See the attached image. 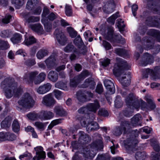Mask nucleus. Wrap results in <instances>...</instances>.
<instances>
[{
	"label": "nucleus",
	"instance_id": "9b49d317",
	"mask_svg": "<svg viewBox=\"0 0 160 160\" xmlns=\"http://www.w3.org/2000/svg\"><path fill=\"white\" fill-rule=\"evenodd\" d=\"M142 117L141 115L139 114H137L134 116L131 119V123H129V122L127 121L129 125V129L133 127L137 126H142Z\"/></svg>",
	"mask_w": 160,
	"mask_h": 160
},
{
	"label": "nucleus",
	"instance_id": "1a4fd4ad",
	"mask_svg": "<svg viewBox=\"0 0 160 160\" xmlns=\"http://www.w3.org/2000/svg\"><path fill=\"white\" fill-rule=\"evenodd\" d=\"M113 31L112 28H110L107 34L104 35L105 38L111 42H118L121 40V36L119 34L113 35Z\"/></svg>",
	"mask_w": 160,
	"mask_h": 160
},
{
	"label": "nucleus",
	"instance_id": "4c0bfd02",
	"mask_svg": "<svg viewBox=\"0 0 160 160\" xmlns=\"http://www.w3.org/2000/svg\"><path fill=\"white\" fill-rule=\"evenodd\" d=\"M27 117L29 119L32 120H36L38 119H39V113H37L35 112H31L28 114Z\"/></svg>",
	"mask_w": 160,
	"mask_h": 160
},
{
	"label": "nucleus",
	"instance_id": "39448f33",
	"mask_svg": "<svg viewBox=\"0 0 160 160\" xmlns=\"http://www.w3.org/2000/svg\"><path fill=\"white\" fill-rule=\"evenodd\" d=\"M19 106L17 109L21 111L23 108H29L32 107L34 104V101L30 95L28 93H25L18 102Z\"/></svg>",
	"mask_w": 160,
	"mask_h": 160
},
{
	"label": "nucleus",
	"instance_id": "f8f14e48",
	"mask_svg": "<svg viewBox=\"0 0 160 160\" xmlns=\"http://www.w3.org/2000/svg\"><path fill=\"white\" fill-rule=\"evenodd\" d=\"M42 103L47 106L50 107L55 103V101L52 97V94L49 93L43 97Z\"/></svg>",
	"mask_w": 160,
	"mask_h": 160
},
{
	"label": "nucleus",
	"instance_id": "7ed1b4c3",
	"mask_svg": "<svg viewBox=\"0 0 160 160\" xmlns=\"http://www.w3.org/2000/svg\"><path fill=\"white\" fill-rule=\"evenodd\" d=\"M138 98L134 93H130L125 99L126 104L134 107L137 110L140 107L143 110L148 111V104L142 100H139Z\"/></svg>",
	"mask_w": 160,
	"mask_h": 160
},
{
	"label": "nucleus",
	"instance_id": "ea45409f",
	"mask_svg": "<svg viewBox=\"0 0 160 160\" xmlns=\"http://www.w3.org/2000/svg\"><path fill=\"white\" fill-rule=\"evenodd\" d=\"M151 145L153 147V149L156 152L160 150V147L158 141L155 139L151 140Z\"/></svg>",
	"mask_w": 160,
	"mask_h": 160
},
{
	"label": "nucleus",
	"instance_id": "4be33fe9",
	"mask_svg": "<svg viewBox=\"0 0 160 160\" xmlns=\"http://www.w3.org/2000/svg\"><path fill=\"white\" fill-rule=\"evenodd\" d=\"M56 61L55 55L52 54L45 60V62L48 68H51L55 66Z\"/></svg>",
	"mask_w": 160,
	"mask_h": 160
},
{
	"label": "nucleus",
	"instance_id": "7c9ffc66",
	"mask_svg": "<svg viewBox=\"0 0 160 160\" xmlns=\"http://www.w3.org/2000/svg\"><path fill=\"white\" fill-rule=\"evenodd\" d=\"M36 42V39L33 36L26 37L23 43L25 45L28 46L32 45Z\"/></svg>",
	"mask_w": 160,
	"mask_h": 160
},
{
	"label": "nucleus",
	"instance_id": "bf43d9fd",
	"mask_svg": "<svg viewBox=\"0 0 160 160\" xmlns=\"http://www.w3.org/2000/svg\"><path fill=\"white\" fill-rule=\"evenodd\" d=\"M96 160H110L109 156L108 154L98 155Z\"/></svg>",
	"mask_w": 160,
	"mask_h": 160
},
{
	"label": "nucleus",
	"instance_id": "cd10ccee",
	"mask_svg": "<svg viewBox=\"0 0 160 160\" xmlns=\"http://www.w3.org/2000/svg\"><path fill=\"white\" fill-rule=\"evenodd\" d=\"M58 73L53 71H50L48 75V79L53 82H55L58 80Z\"/></svg>",
	"mask_w": 160,
	"mask_h": 160
},
{
	"label": "nucleus",
	"instance_id": "f257e3e1",
	"mask_svg": "<svg viewBox=\"0 0 160 160\" xmlns=\"http://www.w3.org/2000/svg\"><path fill=\"white\" fill-rule=\"evenodd\" d=\"M98 141L93 142L90 145L80 148L76 152L72 157V160H82L81 154L86 158H92L94 157L97 151L102 148L101 135L97 134Z\"/></svg>",
	"mask_w": 160,
	"mask_h": 160
},
{
	"label": "nucleus",
	"instance_id": "4d7b16f0",
	"mask_svg": "<svg viewBox=\"0 0 160 160\" xmlns=\"http://www.w3.org/2000/svg\"><path fill=\"white\" fill-rule=\"evenodd\" d=\"M111 60L110 59L105 58L101 60L100 62L102 65L104 67H106L110 63Z\"/></svg>",
	"mask_w": 160,
	"mask_h": 160
},
{
	"label": "nucleus",
	"instance_id": "9d476101",
	"mask_svg": "<svg viewBox=\"0 0 160 160\" xmlns=\"http://www.w3.org/2000/svg\"><path fill=\"white\" fill-rule=\"evenodd\" d=\"M36 152V156L32 158V160H40L44 159L46 157V152L43 151V147L41 146H38L34 148Z\"/></svg>",
	"mask_w": 160,
	"mask_h": 160
},
{
	"label": "nucleus",
	"instance_id": "412c9836",
	"mask_svg": "<svg viewBox=\"0 0 160 160\" xmlns=\"http://www.w3.org/2000/svg\"><path fill=\"white\" fill-rule=\"evenodd\" d=\"M76 97L78 101L81 102H84L90 100L87 97L85 91H78L76 94Z\"/></svg>",
	"mask_w": 160,
	"mask_h": 160
},
{
	"label": "nucleus",
	"instance_id": "09e8293b",
	"mask_svg": "<svg viewBox=\"0 0 160 160\" xmlns=\"http://www.w3.org/2000/svg\"><path fill=\"white\" fill-rule=\"evenodd\" d=\"M115 52L116 54L121 56H124L127 53L125 49L119 48L115 49Z\"/></svg>",
	"mask_w": 160,
	"mask_h": 160
},
{
	"label": "nucleus",
	"instance_id": "5701e85b",
	"mask_svg": "<svg viewBox=\"0 0 160 160\" xmlns=\"http://www.w3.org/2000/svg\"><path fill=\"white\" fill-rule=\"evenodd\" d=\"M80 137L78 142L81 144H86L91 140V138L89 136L84 133L83 132H79Z\"/></svg>",
	"mask_w": 160,
	"mask_h": 160
},
{
	"label": "nucleus",
	"instance_id": "69168bd1",
	"mask_svg": "<svg viewBox=\"0 0 160 160\" xmlns=\"http://www.w3.org/2000/svg\"><path fill=\"white\" fill-rule=\"evenodd\" d=\"M147 27L142 24L140 25L138 28V31L141 34H144L146 32Z\"/></svg>",
	"mask_w": 160,
	"mask_h": 160
},
{
	"label": "nucleus",
	"instance_id": "bb28decb",
	"mask_svg": "<svg viewBox=\"0 0 160 160\" xmlns=\"http://www.w3.org/2000/svg\"><path fill=\"white\" fill-rule=\"evenodd\" d=\"M54 111L57 115L60 116H64L66 115V113L65 110L60 105H57L55 107Z\"/></svg>",
	"mask_w": 160,
	"mask_h": 160
},
{
	"label": "nucleus",
	"instance_id": "6e6552de",
	"mask_svg": "<svg viewBox=\"0 0 160 160\" xmlns=\"http://www.w3.org/2000/svg\"><path fill=\"white\" fill-rule=\"evenodd\" d=\"M85 119H84L81 120V123L82 126L86 127V129L88 132L97 130L98 129V124L96 122L91 121L89 122V119H87L86 122Z\"/></svg>",
	"mask_w": 160,
	"mask_h": 160
},
{
	"label": "nucleus",
	"instance_id": "58836bf2",
	"mask_svg": "<svg viewBox=\"0 0 160 160\" xmlns=\"http://www.w3.org/2000/svg\"><path fill=\"white\" fill-rule=\"evenodd\" d=\"M56 88L63 89L64 90L67 91L68 90V88L67 87L66 84L62 81H59L55 84Z\"/></svg>",
	"mask_w": 160,
	"mask_h": 160
},
{
	"label": "nucleus",
	"instance_id": "603ef678",
	"mask_svg": "<svg viewBox=\"0 0 160 160\" xmlns=\"http://www.w3.org/2000/svg\"><path fill=\"white\" fill-rule=\"evenodd\" d=\"M41 22L44 24L45 30L48 32H51L52 29V24L49 23H44L43 22V19H42Z\"/></svg>",
	"mask_w": 160,
	"mask_h": 160
},
{
	"label": "nucleus",
	"instance_id": "de8ad7c7",
	"mask_svg": "<svg viewBox=\"0 0 160 160\" xmlns=\"http://www.w3.org/2000/svg\"><path fill=\"white\" fill-rule=\"evenodd\" d=\"M12 34V32L10 30H4L1 32V36L3 38H7L9 37Z\"/></svg>",
	"mask_w": 160,
	"mask_h": 160
},
{
	"label": "nucleus",
	"instance_id": "ddd939ff",
	"mask_svg": "<svg viewBox=\"0 0 160 160\" xmlns=\"http://www.w3.org/2000/svg\"><path fill=\"white\" fill-rule=\"evenodd\" d=\"M153 57L148 53H146L143 55V59L139 63L142 66H145L148 64H151L153 62Z\"/></svg>",
	"mask_w": 160,
	"mask_h": 160
},
{
	"label": "nucleus",
	"instance_id": "a211bd4d",
	"mask_svg": "<svg viewBox=\"0 0 160 160\" xmlns=\"http://www.w3.org/2000/svg\"><path fill=\"white\" fill-rule=\"evenodd\" d=\"M103 82L105 87L109 93L111 94L114 93L115 92V88L113 82L107 79L104 80Z\"/></svg>",
	"mask_w": 160,
	"mask_h": 160
},
{
	"label": "nucleus",
	"instance_id": "f03ea898",
	"mask_svg": "<svg viewBox=\"0 0 160 160\" xmlns=\"http://www.w3.org/2000/svg\"><path fill=\"white\" fill-rule=\"evenodd\" d=\"M0 88L2 89L6 97L8 99L13 96H18L22 91V89L18 87L17 82L13 79H5L1 83Z\"/></svg>",
	"mask_w": 160,
	"mask_h": 160
},
{
	"label": "nucleus",
	"instance_id": "338daca9",
	"mask_svg": "<svg viewBox=\"0 0 160 160\" xmlns=\"http://www.w3.org/2000/svg\"><path fill=\"white\" fill-rule=\"evenodd\" d=\"M25 64L28 66H32L36 63L35 60L34 59H29L25 62Z\"/></svg>",
	"mask_w": 160,
	"mask_h": 160
},
{
	"label": "nucleus",
	"instance_id": "c03bdc74",
	"mask_svg": "<svg viewBox=\"0 0 160 160\" xmlns=\"http://www.w3.org/2000/svg\"><path fill=\"white\" fill-rule=\"evenodd\" d=\"M114 102L115 106L117 108H120L122 106V102L121 100V97L120 96H117L116 97Z\"/></svg>",
	"mask_w": 160,
	"mask_h": 160
},
{
	"label": "nucleus",
	"instance_id": "e2e57ef3",
	"mask_svg": "<svg viewBox=\"0 0 160 160\" xmlns=\"http://www.w3.org/2000/svg\"><path fill=\"white\" fill-rule=\"evenodd\" d=\"M108 8L109 9H111L110 11L111 13L113 11V9L115 7V4L113 0H110L108 2Z\"/></svg>",
	"mask_w": 160,
	"mask_h": 160
},
{
	"label": "nucleus",
	"instance_id": "3c124183",
	"mask_svg": "<svg viewBox=\"0 0 160 160\" xmlns=\"http://www.w3.org/2000/svg\"><path fill=\"white\" fill-rule=\"evenodd\" d=\"M38 0H29L27 4L26 8L28 9H31L34 6V4L37 2Z\"/></svg>",
	"mask_w": 160,
	"mask_h": 160
},
{
	"label": "nucleus",
	"instance_id": "2f4dec72",
	"mask_svg": "<svg viewBox=\"0 0 160 160\" xmlns=\"http://www.w3.org/2000/svg\"><path fill=\"white\" fill-rule=\"evenodd\" d=\"M88 75V72L86 70L82 72L81 73L74 78L78 83L81 81L83 80L85 77Z\"/></svg>",
	"mask_w": 160,
	"mask_h": 160
},
{
	"label": "nucleus",
	"instance_id": "4468645a",
	"mask_svg": "<svg viewBox=\"0 0 160 160\" xmlns=\"http://www.w3.org/2000/svg\"><path fill=\"white\" fill-rule=\"evenodd\" d=\"M54 34L59 43L62 45H64L66 41V38L61 30L56 29Z\"/></svg>",
	"mask_w": 160,
	"mask_h": 160
},
{
	"label": "nucleus",
	"instance_id": "0e129e2a",
	"mask_svg": "<svg viewBox=\"0 0 160 160\" xmlns=\"http://www.w3.org/2000/svg\"><path fill=\"white\" fill-rule=\"evenodd\" d=\"M7 140L12 141L16 138V136L13 134L9 132H7Z\"/></svg>",
	"mask_w": 160,
	"mask_h": 160
},
{
	"label": "nucleus",
	"instance_id": "72a5a7b5",
	"mask_svg": "<svg viewBox=\"0 0 160 160\" xmlns=\"http://www.w3.org/2000/svg\"><path fill=\"white\" fill-rule=\"evenodd\" d=\"M22 39V36L20 34L15 33L11 38L10 40L13 44H17L20 42Z\"/></svg>",
	"mask_w": 160,
	"mask_h": 160
},
{
	"label": "nucleus",
	"instance_id": "c85d7f7f",
	"mask_svg": "<svg viewBox=\"0 0 160 160\" xmlns=\"http://www.w3.org/2000/svg\"><path fill=\"white\" fill-rule=\"evenodd\" d=\"M151 40V38H150L145 37L143 38L142 42L143 43V47L145 49H148L151 48L152 45Z\"/></svg>",
	"mask_w": 160,
	"mask_h": 160
},
{
	"label": "nucleus",
	"instance_id": "b1692460",
	"mask_svg": "<svg viewBox=\"0 0 160 160\" xmlns=\"http://www.w3.org/2000/svg\"><path fill=\"white\" fill-rule=\"evenodd\" d=\"M130 76L129 74H124L120 78L119 80L122 86L124 87H126L129 86L130 84Z\"/></svg>",
	"mask_w": 160,
	"mask_h": 160
},
{
	"label": "nucleus",
	"instance_id": "a19ab883",
	"mask_svg": "<svg viewBox=\"0 0 160 160\" xmlns=\"http://www.w3.org/2000/svg\"><path fill=\"white\" fill-rule=\"evenodd\" d=\"M146 153L144 152H138L136 153L135 157L137 160H142L146 157Z\"/></svg>",
	"mask_w": 160,
	"mask_h": 160
},
{
	"label": "nucleus",
	"instance_id": "49530a36",
	"mask_svg": "<svg viewBox=\"0 0 160 160\" xmlns=\"http://www.w3.org/2000/svg\"><path fill=\"white\" fill-rule=\"evenodd\" d=\"M74 43L78 47L84 45V43L80 35H78L74 39Z\"/></svg>",
	"mask_w": 160,
	"mask_h": 160
},
{
	"label": "nucleus",
	"instance_id": "79ce46f5",
	"mask_svg": "<svg viewBox=\"0 0 160 160\" xmlns=\"http://www.w3.org/2000/svg\"><path fill=\"white\" fill-rule=\"evenodd\" d=\"M12 129L15 132H18L19 130L20 125L18 121L17 120H14L12 125Z\"/></svg>",
	"mask_w": 160,
	"mask_h": 160
},
{
	"label": "nucleus",
	"instance_id": "6e6d98bb",
	"mask_svg": "<svg viewBox=\"0 0 160 160\" xmlns=\"http://www.w3.org/2000/svg\"><path fill=\"white\" fill-rule=\"evenodd\" d=\"M34 125L39 130L43 131L44 129V124L42 122L37 121L34 123Z\"/></svg>",
	"mask_w": 160,
	"mask_h": 160
},
{
	"label": "nucleus",
	"instance_id": "20e7f679",
	"mask_svg": "<svg viewBox=\"0 0 160 160\" xmlns=\"http://www.w3.org/2000/svg\"><path fill=\"white\" fill-rule=\"evenodd\" d=\"M139 133V132L136 129L127 134L128 138L123 141L124 147L127 150H133V148L138 142L136 138L138 136Z\"/></svg>",
	"mask_w": 160,
	"mask_h": 160
},
{
	"label": "nucleus",
	"instance_id": "c9c22d12",
	"mask_svg": "<svg viewBox=\"0 0 160 160\" xmlns=\"http://www.w3.org/2000/svg\"><path fill=\"white\" fill-rule=\"evenodd\" d=\"M146 72L148 74L151 76L152 79L156 80L160 79V76L159 75L155 73L152 70L148 69L146 70Z\"/></svg>",
	"mask_w": 160,
	"mask_h": 160
},
{
	"label": "nucleus",
	"instance_id": "13d9d810",
	"mask_svg": "<svg viewBox=\"0 0 160 160\" xmlns=\"http://www.w3.org/2000/svg\"><path fill=\"white\" fill-rule=\"evenodd\" d=\"M65 13L68 16H71L72 14V10L71 6L66 4L65 7Z\"/></svg>",
	"mask_w": 160,
	"mask_h": 160
},
{
	"label": "nucleus",
	"instance_id": "5fc2aeb1",
	"mask_svg": "<svg viewBox=\"0 0 160 160\" xmlns=\"http://www.w3.org/2000/svg\"><path fill=\"white\" fill-rule=\"evenodd\" d=\"M67 29L68 32L72 38H74L77 35V32L75 31L74 30L72 27H68L67 28Z\"/></svg>",
	"mask_w": 160,
	"mask_h": 160
},
{
	"label": "nucleus",
	"instance_id": "052dcab7",
	"mask_svg": "<svg viewBox=\"0 0 160 160\" xmlns=\"http://www.w3.org/2000/svg\"><path fill=\"white\" fill-rule=\"evenodd\" d=\"M40 20V18L38 17L31 16L26 19L28 22H38Z\"/></svg>",
	"mask_w": 160,
	"mask_h": 160
},
{
	"label": "nucleus",
	"instance_id": "dca6fc26",
	"mask_svg": "<svg viewBox=\"0 0 160 160\" xmlns=\"http://www.w3.org/2000/svg\"><path fill=\"white\" fill-rule=\"evenodd\" d=\"M51 88V84L50 83H47L40 86L38 88L36 89V91L39 94H43L49 92Z\"/></svg>",
	"mask_w": 160,
	"mask_h": 160
},
{
	"label": "nucleus",
	"instance_id": "37998d69",
	"mask_svg": "<svg viewBox=\"0 0 160 160\" xmlns=\"http://www.w3.org/2000/svg\"><path fill=\"white\" fill-rule=\"evenodd\" d=\"M64 51L67 52L73 51L75 53H78L76 52V49L71 44H69L67 46L64 48Z\"/></svg>",
	"mask_w": 160,
	"mask_h": 160
},
{
	"label": "nucleus",
	"instance_id": "a878e982",
	"mask_svg": "<svg viewBox=\"0 0 160 160\" xmlns=\"http://www.w3.org/2000/svg\"><path fill=\"white\" fill-rule=\"evenodd\" d=\"M96 84L93 79L91 78L86 79L82 85L83 88L89 87L91 89H93L95 87Z\"/></svg>",
	"mask_w": 160,
	"mask_h": 160
},
{
	"label": "nucleus",
	"instance_id": "0eeeda50",
	"mask_svg": "<svg viewBox=\"0 0 160 160\" xmlns=\"http://www.w3.org/2000/svg\"><path fill=\"white\" fill-rule=\"evenodd\" d=\"M129 125L127 121L122 122L120 126L116 127L113 130V133L116 136H119L122 133L123 131L124 134L126 133L127 130H129Z\"/></svg>",
	"mask_w": 160,
	"mask_h": 160
},
{
	"label": "nucleus",
	"instance_id": "a18cd8bd",
	"mask_svg": "<svg viewBox=\"0 0 160 160\" xmlns=\"http://www.w3.org/2000/svg\"><path fill=\"white\" fill-rule=\"evenodd\" d=\"M79 50L77 51L76 49V52L78 53H76L78 55H79L80 54H82L83 55L85 54L87 52L86 47L83 45L81 46L78 47Z\"/></svg>",
	"mask_w": 160,
	"mask_h": 160
},
{
	"label": "nucleus",
	"instance_id": "2eb2a0df",
	"mask_svg": "<svg viewBox=\"0 0 160 160\" xmlns=\"http://www.w3.org/2000/svg\"><path fill=\"white\" fill-rule=\"evenodd\" d=\"M39 113V119L42 121L50 120L54 116L53 113L49 111L42 110Z\"/></svg>",
	"mask_w": 160,
	"mask_h": 160
},
{
	"label": "nucleus",
	"instance_id": "423d86ee",
	"mask_svg": "<svg viewBox=\"0 0 160 160\" xmlns=\"http://www.w3.org/2000/svg\"><path fill=\"white\" fill-rule=\"evenodd\" d=\"M117 62L114 65L113 70V72L114 75L117 77L120 76L123 73L124 69H129V67L128 63L121 58H117Z\"/></svg>",
	"mask_w": 160,
	"mask_h": 160
},
{
	"label": "nucleus",
	"instance_id": "f3484780",
	"mask_svg": "<svg viewBox=\"0 0 160 160\" xmlns=\"http://www.w3.org/2000/svg\"><path fill=\"white\" fill-rule=\"evenodd\" d=\"M144 99L148 103V111L152 110L156 108V105L153 98L150 95H146Z\"/></svg>",
	"mask_w": 160,
	"mask_h": 160
},
{
	"label": "nucleus",
	"instance_id": "aec40b11",
	"mask_svg": "<svg viewBox=\"0 0 160 160\" xmlns=\"http://www.w3.org/2000/svg\"><path fill=\"white\" fill-rule=\"evenodd\" d=\"M86 107L88 110L95 113L99 108L100 105L99 102L97 100H95L94 102L88 103Z\"/></svg>",
	"mask_w": 160,
	"mask_h": 160
},
{
	"label": "nucleus",
	"instance_id": "f704fd0d",
	"mask_svg": "<svg viewBox=\"0 0 160 160\" xmlns=\"http://www.w3.org/2000/svg\"><path fill=\"white\" fill-rule=\"evenodd\" d=\"M48 51L47 49H42L39 50L37 53V57L38 59H41L47 55Z\"/></svg>",
	"mask_w": 160,
	"mask_h": 160
},
{
	"label": "nucleus",
	"instance_id": "473e14b6",
	"mask_svg": "<svg viewBox=\"0 0 160 160\" xmlns=\"http://www.w3.org/2000/svg\"><path fill=\"white\" fill-rule=\"evenodd\" d=\"M11 2L16 8L19 9L23 6L25 1L24 0H11Z\"/></svg>",
	"mask_w": 160,
	"mask_h": 160
},
{
	"label": "nucleus",
	"instance_id": "c756f323",
	"mask_svg": "<svg viewBox=\"0 0 160 160\" xmlns=\"http://www.w3.org/2000/svg\"><path fill=\"white\" fill-rule=\"evenodd\" d=\"M46 74L44 72L40 73L34 80L35 84H39L44 81L46 78Z\"/></svg>",
	"mask_w": 160,
	"mask_h": 160
},
{
	"label": "nucleus",
	"instance_id": "8fccbe9b",
	"mask_svg": "<svg viewBox=\"0 0 160 160\" xmlns=\"http://www.w3.org/2000/svg\"><path fill=\"white\" fill-rule=\"evenodd\" d=\"M118 13L117 12L112 15L108 18L107 22L109 23L113 24L114 23L115 20L118 17Z\"/></svg>",
	"mask_w": 160,
	"mask_h": 160
},
{
	"label": "nucleus",
	"instance_id": "393cba45",
	"mask_svg": "<svg viewBox=\"0 0 160 160\" xmlns=\"http://www.w3.org/2000/svg\"><path fill=\"white\" fill-rule=\"evenodd\" d=\"M29 27L33 31L38 34H42L44 33L43 27L40 23L30 25Z\"/></svg>",
	"mask_w": 160,
	"mask_h": 160
},
{
	"label": "nucleus",
	"instance_id": "774afa93",
	"mask_svg": "<svg viewBox=\"0 0 160 160\" xmlns=\"http://www.w3.org/2000/svg\"><path fill=\"white\" fill-rule=\"evenodd\" d=\"M152 160H159L160 155L159 153L152 152L151 155Z\"/></svg>",
	"mask_w": 160,
	"mask_h": 160
},
{
	"label": "nucleus",
	"instance_id": "6ab92c4d",
	"mask_svg": "<svg viewBox=\"0 0 160 160\" xmlns=\"http://www.w3.org/2000/svg\"><path fill=\"white\" fill-rule=\"evenodd\" d=\"M38 72L36 71L32 72L25 74L23 77V79L28 83L32 82L35 79L36 76L38 74Z\"/></svg>",
	"mask_w": 160,
	"mask_h": 160
},
{
	"label": "nucleus",
	"instance_id": "680f3d73",
	"mask_svg": "<svg viewBox=\"0 0 160 160\" xmlns=\"http://www.w3.org/2000/svg\"><path fill=\"white\" fill-rule=\"evenodd\" d=\"M9 48V44L7 42L0 40V49H6Z\"/></svg>",
	"mask_w": 160,
	"mask_h": 160
},
{
	"label": "nucleus",
	"instance_id": "864d4df0",
	"mask_svg": "<svg viewBox=\"0 0 160 160\" xmlns=\"http://www.w3.org/2000/svg\"><path fill=\"white\" fill-rule=\"evenodd\" d=\"M53 92L55 98L58 100L61 99L63 96V93L58 90H55Z\"/></svg>",
	"mask_w": 160,
	"mask_h": 160
},
{
	"label": "nucleus",
	"instance_id": "e433bc0d",
	"mask_svg": "<svg viewBox=\"0 0 160 160\" xmlns=\"http://www.w3.org/2000/svg\"><path fill=\"white\" fill-rule=\"evenodd\" d=\"M126 105L128 107L124 111L123 114L125 116L129 117L132 115V114L133 112V109L135 108L134 107L132 108L131 106L128 105L127 104Z\"/></svg>",
	"mask_w": 160,
	"mask_h": 160
}]
</instances>
